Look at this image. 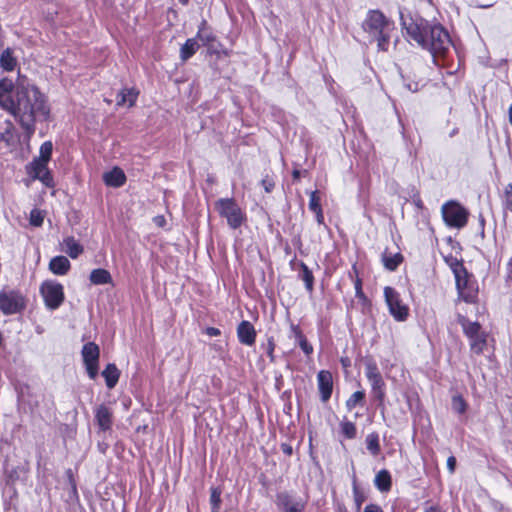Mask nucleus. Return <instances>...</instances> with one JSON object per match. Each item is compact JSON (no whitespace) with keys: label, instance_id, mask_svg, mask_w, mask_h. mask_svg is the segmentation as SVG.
Here are the masks:
<instances>
[{"label":"nucleus","instance_id":"56","mask_svg":"<svg viewBox=\"0 0 512 512\" xmlns=\"http://www.w3.org/2000/svg\"><path fill=\"white\" fill-rule=\"evenodd\" d=\"M479 7H482V8H487V7H490L491 4H477Z\"/></svg>","mask_w":512,"mask_h":512},{"label":"nucleus","instance_id":"15","mask_svg":"<svg viewBox=\"0 0 512 512\" xmlns=\"http://www.w3.org/2000/svg\"><path fill=\"white\" fill-rule=\"evenodd\" d=\"M29 173L34 179L40 180L45 186H54L53 177L48 169V163L33 161L30 164Z\"/></svg>","mask_w":512,"mask_h":512},{"label":"nucleus","instance_id":"11","mask_svg":"<svg viewBox=\"0 0 512 512\" xmlns=\"http://www.w3.org/2000/svg\"><path fill=\"white\" fill-rule=\"evenodd\" d=\"M81 355L89 378L96 379L99 370V346L94 342H88L83 345Z\"/></svg>","mask_w":512,"mask_h":512},{"label":"nucleus","instance_id":"21","mask_svg":"<svg viewBox=\"0 0 512 512\" xmlns=\"http://www.w3.org/2000/svg\"><path fill=\"white\" fill-rule=\"evenodd\" d=\"M102 376L105 379L106 386L113 389L119 381L120 370L114 363H109L102 371Z\"/></svg>","mask_w":512,"mask_h":512},{"label":"nucleus","instance_id":"24","mask_svg":"<svg viewBox=\"0 0 512 512\" xmlns=\"http://www.w3.org/2000/svg\"><path fill=\"white\" fill-rule=\"evenodd\" d=\"M17 65V59L14 57L13 50L6 48L0 55V67L6 71H13Z\"/></svg>","mask_w":512,"mask_h":512},{"label":"nucleus","instance_id":"42","mask_svg":"<svg viewBox=\"0 0 512 512\" xmlns=\"http://www.w3.org/2000/svg\"><path fill=\"white\" fill-rule=\"evenodd\" d=\"M355 292L357 298L365 299V295L362 290V281L359 278H357L355 281Z\"/></svg>","mask_w":512,"mask_h":512},{"label":"nucleus","instance_id":"30","mask_svg":"<svg viewBox=\"0 0 512 512\" xmlns=\"http://www.w3.org/2000/svg\"><path fill=\"white\" fill-rule=\"evenodd\" d=\"M300 267H301V273L299 276L304 281L307 291L312 292L313 287H314V277H313L312 271L303 262H301Z\"/></svg>","mask_w":512,"mask_h":512},{"label":"nucleus","instance_id":"17","mask_svg":"<svg viewBox=\"0 0 512 512\" xmlns=\"http://www.w3.org/2000/svg\"><path fill=\"white\" fill-rule=\"evenodd\" d=\"M95 420L100 430H110L113 424L112 410L104 404L97 406L95 409Z\"/></svg>","mask_w":512,"mask_h":512},{"label":"nucleus","instance_id":"1","mask_svg":"<svg viewBox=\"0 0 512 512\" xmlns=\"http://www.w3.org/2000/svg\"><path fill=\"white\" fill-rule=\"evenodd\" d=\"M0 99V107L19 120L28 136L35 131V116L50 113L44 94L26 77L0 84Z\"/></svg>","mask_w":512,"mask_h":512},{"label":"nucleus","instance_id":"47","mask_svg":"<svg viewBox=\"0 0 512 512\" xmlns=\"http://www.w3.org/2000/svg\"><path fill=\"white\" fill-rule=\"evenodd\" d=\"M455 466H456V459L454 456H450L447 459V467L451 473H453L455 471Z\"/></svg>","mask_w":512,"mask_h":512},{"label":"nucleus","instance_id":"57","mask_svg":"<svg viewBox=\"0 0 512 512\" xmlns=\"http://www.w3.org/2000/svg\"><path fill=\"white\" fill-rule=\"evenodd\" d=\"M182 5L188 4L189 0H178Z\"/></svg>","mask_w":512,"mask_h":512},{"label":"nucleus","instance_id":"44","mask_svg":"<svg viewBox=\"0 0 512 512\" xmlns=\"http://www.w3.org/2000/svg\"><path fill=\"white\" fill-rule=\"evenodd\" d=\"M205 333L208 336L215 337V336H219L221 334V331L215 327H207L205 330Z\"/></svg>","mask_w":512,"mask_h":512},{"label":"nucleus","instance_id":"9","mask_svg":"<svg viewBox=\"0 0 512 512\" xmlns=\"http://www.w3.org/2000/svg\"><path fill=\"white\" fill-rule=\"evenodd\" d=\"M40 293L45 305L51 310L57 309L64 301V288L57 281L48 280L41 284Z\"/></svg>","mask_w":512,"mask_h":512},{"label":"nucleus","instance_id":"58","mask_svg":"<svg viewBox=\"0 0 512 512\" xmlns=\"http://www.w3.org/2000/svg\"><path fill=\"white\" fill-rule=\"evenodd\" d=\"M456 262H458V261H457V260H455L453 263H451V268H452V270H453V271H454V268H455Z\"/></svg>","mask_w":512,"mask_h":512},{"label":"nucleus","instance_id":"48","mask_svg":"<svg viewBox=\"0 0 512 512\" xmlns=\"http://www.w3.org/2000/svg\"><path fill=\"white\" fill-rule=\"evenodd\" d=\"M407 88L412 91V92H417L420 90V87L421 85L418 83V82H414V83H408L407 85Z\"/></svg>","mask_w":512,"mask_h":512},{"label":"nucleus","instance_id":"12","mask_svg":"<svg viewBox=\"0 0 512 512\" xmlns=\"http://www.w3.org/2000/svg\"><path fill=\"white\" fill-rule=\"evenodd\" d=\"M461 325L465 335L470 340L471 349L477 354L481 353L486 345V337L481 331L480 324L463 320Z\"/></svg>","mask_w":512,"mask_h":512},{"label":"nucleus","instance_id":"10","mask_svg":"<svg viewBox=\"0 0 512 512\" xmlns=\"http://www.w3.org/2000/svg\"><path fill=\"white\" fill-rule=\"evenodd\" d=\"M454 275L459 295L467 303L474 302L477 296V291L472 285H470L469 279L467 278V272L462 263L456 262Z\"/></svg>","mask_w":512,"mask_h":512},{"label":"nucleus","instance_id":"4","mask_svg":"<svg viewBox=\"0 0 512 512\" xmlns=\"http://www.w3.org/2000/svg\"><path fill=\"white\" fill-rule=\"evenodd\" d=\"M219 215L227 220L232 229L239 228L245 221V214L234 198H220L215 202Z\"/></svg>","mask_w":512,"mask_h":512},{"label":"nucleus","instance_id":"33","mask_svg":"<svg viewBox=\"0 0 512 512\" xmlns=\"http://www.w3.org/2000/svg\"><path fill=\"white\" fill-rule=\"evenodd\" d=\"M210 505L211 512H219L221 507V494L222 490L219 487H211L210 489Z\"/></svg>","mask_w":512,"mask_h":512},{"label":"nucleus","instance_id":"13","mask_svg":"<svg viewBox=\"0 0 512 512\" xmlns=\"http://www.w3.org/2000/svg\"><path fill=\"white\" fill-rule=\"evenodd\" d=\"M275 503L282 512H305L306 501L288 491L277 493Z\"/></svg>","mask_w":512,"mask_h":512},{"label":"nucleus","instance_id":"5","mask_svg":"<svg viewBox=\"0 0 512 512\" xmlns=\"http://www.w3.org/2000/svg\"><path fill=\"white\" fill-rule=\"evenodd\" d=\"M26 307V299L19 290L2 289L0 291V311L4 315L22 312Z\"/></svg>","mask_w":512,"mask_h":512},{"label":"nucleus","instance_id":"38","mask_svg":"<svg viewBox=\"0 0 512 512\" xmlns=\"http://www.w3.org/2000/svg\"><path fill=\"white\" fill-rule=\"evenodd\" d=\"M353 494H354L356 508H357V510H359L361 508L362 503L364 502V495L357 487L355 479H354V483H353Z\"/></svg>","mask_w":512,"mask_h":512},{"label":"nucleus","instance_id":"6","mask_svg":"<svg viewBox=\"0 0 512 512\" xmlns=\"http://www.w3.org/2000/svg\"><path fill=\"white\" fill-rule=\"evenodd\" d=\"M365 375L370 382L371 391L374 398L378 402V407L383 409L385 398V382L377 364L374 361L369 360L365 363Z\"/></svg>","mask_w":512,"mask_h":512},{"label":"nucleus","instance_id":"37","mask_svg":"<svg viewBox=\"0 0 512 512\" xmlns=\"http://www.w3.org/2000/svg\"><path fill=\"white\" fill-rule=\"evenodd\" d=\"M197 38L203 43V45H207L215 41V36L212 32L205 31L203 28H200L197 33Z\"/></svg>","mask_w":512,"mask_h":512},{"label":"nucleus","instance_id":"31","mask_svg":"<svg viewBox=\"0 0 512 512\" xmlns=\"http://www.w3.org/2000/svg\"><path fill=\"white\" fill-rule=\"evenodd\" d=\"M53 151V144L51 141H45L41 146L39 150V157L37 159H34L35 162H44L48 163L51 159Z\"/></svg>","mask_w":512,"mask_h":512},{"label":"nucleus","instance_id":"50","mask_svg":"<svg viewBox=\"0 0 512 512\" xmlns=\"http://www.w3.org/2000/svg\"><path fill=\"white\" fill-rule=\"evenodd\" d=\"M504 193L505 197H512V183L506 185Z\"/></svg>","mask_w":512,"mask_h":512},{"label":"nucleus","instance_id":"51","mask_svg":"<svg viewBox=\"0 0 512 512\" xmlns=\"http://www.w3.org/2000/svg\"><path fill=\"white\" fill-rule=\"evenodd\" d=\"M505 208L509 211H512V197H506Z\"/></svg>","mask_w":512,"mask_h":512},{"label":"nucleus","instance_id":"41","mask_svg":"<svg viewBox=\"0 0 512 512\" xmlns=\"http://www.w3.org/2000/svg\"><path fill=\"white\" fill-rule=\"evenodd\" d=\"M261 184L267 193H270L275 187L273 179L268 176L262 179Z\"/></svg>","mask_w":512,"mask_h":512},{"label":"nucleus","instance_id":"43","mask_svg":"<svg viewBox=\"0 0 512 512\" xmlns=\"http://www.w3.org/2000/svg\"><path fill=\"white\" fill-rule=\"evenodd\" d=\"M274 349H275V343L273 338L268 339L267 342V355L269 356L270 360L274 361Z\"/></svg>","mask_w":512,"mask_h":512},{"label":"nucleus","instance_id":"20","mask_svg":"<svg viewBox=\"0 0 512 512\" xmlns=\"http://www.w3.org/2000/svg\"><path fill=\"white\" fill-rule=\"evenodd\" d=\"M70 267V262L65 256H56L49 263V269L56 275H66Z\"/></svg>","mask_w":512,"mask_h":512},{"label":"nucleus","instance_id":"14","mask_svg":"<svg viewBox=\"0 0 512 512\" xmlns=\"http://www.w3.org/2000/svg\"><path fill=\"white\" fill-rule=\"evenodd\" d=\"M317 384L322 402H327L333 391V377L328 370H321L317 374Z\"/></svg>","mask_w":512,"mask_h":512},{"label":"nucleus","instance_id":"29","mask_svg":"<svg viewBox=\"0 0 512 512\" xmlns=\"http://www.w3.org/2000/svg\"><path fill=\"white\" fill-rule=\"evenodd\" d=\"M365 442H366L368 451L373 456H377L380 453L381 448H380V443H379V435L376 432H372V433L368 434Z\"/></svg>","mask_w":512,"mask_h":512},{"label":"nucleus","instance_id":"3","mask_svg":"<svg viewBox=\"0 0 512 512\" xmlns=\"http://www.w3.org/2000/svg\"><path fill=\"white\" fill-rule=\"evenodd\" d=\"M362 29L370 42H376L381 51H387L395 24L380 10H369L362 22Z\"/></svg>","mask_w":512,"mask_h":512},{"label":"nucleus","instance_id":"28","mask_svg":"<svg viewBox=\"0 0 512 512\" xmlns=\"http://www.w3.org/2000/svg\"><path fill=\"white\" fill-rule=\"evenodd\" d=\"M64 244L67 254L73 259L77 258L83 252V247L73 237L64 239Z\"/></svg>","mask_w":512,"mask_h":512},{"label":"nucleus","instance_id":"25","mask_svg":"<svg viewBox=\"0 0 512 512\" xmlns=\"http://www.w3.org/2000/svg\"><path fill=\"white\" fill-rule=\"evenodd\" d=\"M309 209L315 213L317 222L322 224L324 222V215L321 208L318 191H313L310 193Z\"/></svg>","mask_w":512,"mask_h":512},{"label":"nucleus","instance_id":"35","mask_svg":"<svg viewBox=\"0 0 512 512\" xmlns=\"http://www.w3.org/2000/svg\"><path fill=\"white\" fill-rule=\"evenodd\" d=\"M452 410L458 414L466 412L467 403L461 395H455L452 397Z\"/></svg>","mask_w":512,"mask_h":512},{"label":"nucleus","instance_id":"49","mask_svg":"<svg viewBox=\"0 0 512 512\" xmlns=\"http://www.w3.org/2000/svg\"><path fill=\"white\" fill-rule=\"evenodd\" d=\"M165 222H166V220L163 216H156L154 218V223L160 227L164 226Z\"/></svg>","mask_w":512,"mask_h":512},{"label":"nucleus","instance_id":"32","mask_svg":"<svg viewBox=\"0 0 512 512\" xmlns=\"http://www.w3.org/2000/svg\"><path fill=\"white\" fill-rule=\"evenodd\" d=\"M365 393L364 391L354 392L346 401V408L348 411L353 410L356 406H364Z\"/></svg>","mask_w":512,"mask_h":512},{"label":"nucleus","instance_id":"54","mask_svg":"<svg viewBox=\"0 0 512 512\" xmlns=\"http://www.w3.org/2000/svg\"><path fill=\"white\" fill-rule=\"evenodd\" d=\"M292 176L295 180H298L300 178V171L299 170H294L292 172Z\"/></svg>","mask_w":512,"mask_h":512},{"label":"nucleus","instance_id":"2","mask_svg":"<svg viewBox=\"0 0 512 512\" xmlns=\"http://www.w3.org/2000/svg\"><path fill=\"white\" fill-rule=\"evenodd\" d=\"M402 26L407 36L434 57L444 56L451 46L448 32L440 24H432L424 19L409 21L402 17Z\"/></svg>","mask_w":512,"mask_h":512},{"label":"nucleus","instance_id":"19","mask_svg":"<svg viewBox=\"0 0 512 512\" xmlns=\"http://www.w3.org/2000/svg\"><path fill=\"white\" fill-rule=\"evenodd\" d=\"M139 92L133 88H124L122 89L116 97V105L117 106H127L132 107L138 97Z\"/></svg>","mask_w":512,"mask_h":512},{"label":"nucleus","instance_id":"45","mask_svg":"<svg viewBox=\"0 0 512 512\" xmlns=\"http://www.w3.org/2000/svg\"><path fill=\"white\" fill-rule=\"evenodd\" d=\"M281 450L287 456H291L293 454V448L288 443H282L281 444Z\"/></svg>","mask_w":512,"mask_h":512},{"label":"nucleus","instance_id":"53","mask_svg":"<svg viewBox=\"0 0 512 512\" xmlns=\"http://www.w3.org/2000/svg\"><path fill=\"white\" fill-rule=\"evenodd\" d=\"M341 364H342L344 367H348V366H350V360H349V358H341Z\"/></svg>","mask_w":512,"mask_h":512},{"label":"nucleus","instance_id":"39","mask_svg":"<svg viewBox=\"0 0 512 512\" xmlns=\"http://www.w3.org/2000/svg\"><path fill=\"white\" fill-rule=\"evenodd\" d=\"M290 337H294L295 340L298 342L301 340V338H304V334L302 333V330L300 327L296 324L291 323L290 325Z\"/></svg>","mask_w":512,"mask_h":512},{"label":"nucleus","instance_id":"36","mask_svg":"<svg viewBox=\"0 0 512 512\" xmlns=\"http://www.w3.org/2000/svg\"><path fill=\"white\" fill-rule=\"evenodd\" d=\"M30 224L34 227H40L44 221V215L41 210L33 209L30 212Z\"/></svg>","mask_w":512,"mask_h":512},{"label":"nucleus","instance_id":"8","mask_svg":"<svg viewBox=\"0 0 512 512\" xmlns=\"http://www.w3.org/2000/svg\"><path fill=\"white\" fill-rule=\"evenodd\" d=\"M384 297L393 318L399 322L405 321L409 316V307L403 303L399 292L390 286H386Z\"/></svg>","mask_w":512,"mask_h":512},{"label":"nucleus","instance_id":"7","mask_svg":"<svg viewBox=\"0 0 512 512\" xmlns=\"http://www.w3.org/2000/svg\"><path fill=\"white\" fill-rule=\"evenodd\" d=\"M442 216L447 226L461 229L468 221V211L459 203L449 201L442 206Z\"/></svg>","mask_w":512,"mask_h":512},{"label":"nucleus","instance_id":"22","mask_svg":"<svg viewBox=\"0 0 512 512\" xmlns=\"http://www.w3.org/2000/svg\"><path fill=\"white\" fill-rule=\"evenodd\" d=\"M403 256L401 253H389L385 250L382 254V263L384 267L389 271H394L402 263Z\"/></svg>","mask_w":512,"mask_h":512},{"label":"nucleus","instance_id":"52","mask_svg":"<svg viewBox=\"0 0 512 512\" xmlns=\"http://www.w3.org/2000/svg\"><path fill=\"white\" fill-rule=\"evenodd\" d=\"M425 512H442L439 507L431 506L425 510Z\"/></svg>","mask_w":512,"mask_h":512},{"label":"nucleus","instance_id":"40","mask_svg":"<svg viewBox=\"0 0 512 512\" xmlns=\"http://www.w3.org/2000/svg\"><path fill=\"white\" fill-rule=\"evenodd\" d=\"M298 345L306 355L309 356L313 353V346L307 341L306 337L301 338Z\"/></svg>","mask_w":512,"mask_h":512},{"label":"nucleus","instance_id":"26","mask_svg":"<svg viewBox=\"0 0 512 512\" xmlns=\"http://www.w3.org/2000/svg\"><path fill=\"white\" fill-rule=\"evenodd\" d=\"M199 44L196 40V38H189L186 40V42L183 44V46L180 49V58L182 61H187L189 58H191L199 49Z\"/></svg>","mask_w":512,"mask_h":512},{"label":"nucleus","instance_id":"34","mask_svg":"<svg viewBox=\"0 0 512 512\" xmlns=\"http://www.w3.org/2000/svg\"><path fill=\"white\" fill-rule=\"evenodd\" d=\"M341 434L347 439H354L357 435V428L353 422L343 420L340 423Z\"/></svg>","mask_w":512,"mask_h":512},{"label":"nucleus","instance_id":"27","mask_svg":"<svg viewBox=\"0 0 512 512\" xmlns=\"http://www.w3.org/2000/svg\"><path fill=\"white\" fill-rule=\"evenodd\" d=\"M89 279L94 285H103L112 282L111 274L102 268L92 270Z\"/></svg>","mask_w":512,"mask_h":512},{"label":"nucleus","instance_id":"55","mask_svg":"<svg viewBox=\"0 0 512 512\" xmlns=\"http://www.w3.org/2000/svg\"><path fill=\"white\" fill-rule=\"evenodd\" d=\"M509 120H510V123L512 124V106L509 109Z\"/></svg>","mask_w":512,"mask_h":512},{"label":"nucleus","instance_id":"16","mask_svg":"<svg viewBox=\"0 0 512 512\" xmlns=\"http://www.w3.org/2000/svg\"><path fill=\"white\" fill-rule=\"evenodd\" d=\"M256 330L253 324L247 320H243L237 327V337L241 344L252 346L256 341Z\"/></svg>","mask_w":512,"mask_h":512},{"label":"nucleus","instance_id":"18","mask_svg":"<svg viewBox=\"0 0 512 512\" xmlns=\"http://www.w3.org/2000/svg\"><path fill=\"white\" fill-rule=\"evenodd\" d=\"M103 181L110 187H121L126 182V176L123 170L119 167H114L108 172L103 174Z\"/></svg>","mask_w":512,"mask_h":512},{"label":"nucleus","instance_id":"23","mask_svg":"<svg viewBox=\"0 0 512 512\" xmlns=\"http://www.w3.org/2000/svg\"><path fill=\"white\" fill-rule=\"evenodd\" d=\"M374 484L381 492H388L392 486L391 475L389 471L383 469L379 471L374 479Z\"/></svg>","mask_w":512,"mask_h":512},{"label":"nucleus","instance_id":"46","mask_svg":"<svg viewBox=\"0 0 512 512\" xmlns=\"http://www.w3.org/2000/svg\"><path fill=\"white\" fill-rule=\"evenodd\" d=\"M363 512H383V510L376 504H369L364 508Z\"/></svg>","mask_w":512,"mask_h":512}]
</instances>
